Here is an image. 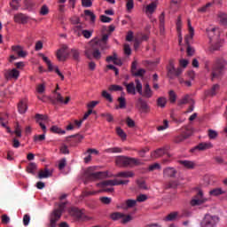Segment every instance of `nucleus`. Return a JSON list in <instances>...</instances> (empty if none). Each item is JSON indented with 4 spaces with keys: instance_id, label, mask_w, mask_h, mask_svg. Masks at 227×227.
<instances>
[{
    "instance_id": "33",
    "label": "nucleus",
    "mask_w": 227,
    "mask_h": 227,
    "mask_svg": "<svg viewBox=\"0 0 227 227\" xmlns=\"http://www.w3.org/2000/svg\"><path fill=\"white\" fill-rule=\"evenodd\" d=\"M122 217H125V214L120 212H114L110 215L112 221H120Z\"/></svg>"
},
{
    "instance_id": "52",
    "label": "nucleus",
    "mask_w": 227,
    "mask_h": 227,
    "mask_svg": "<svg viewBox=\"0 0 227 227\" xmlns=\"http://www.w3.org/2000/svg\"><path fill=\"white\" fill-rule=\"evenodd\" d=\"M101 117L106 118V121H108V123L114 121V117L111 114H101Z\"/></svg>"
},
{
    "instance_id": "22",
    "label": "nucleus",
    "mask_w": 227,
    "mask_h": 227,
    "mask_svg": "<svg viewBox=\"0 0 227 227\" xmlns=\"http://www.w3.org/2000/svg\"><path fill=\"white\" fill-rule=\"evenodd\" d=\"M168 155V157H171V154L166 153V149L164 148H160L154 151V153L152 154L154 159H159V157H162V155Z\"/></svg>"
},
{
    "instance_id": "9",
    "label": "nucleus",
    "mask_w": 227,
    "mask_h": 227,
    "mask_svg": "<svg viewBox=\"0 0 227 227\" xmlns=\"http://www.w3.org/2000/svg\"><path fill=\"white\" fill-rule=\"evenodd\" d=\"M13 20L16 24H27L29 22V16L22 12L14 14Z\"/></svg>"
},
{
    "instance_id": "12",
    "label": "nucleus",
    "mask_w": 227,
    "mask_h": 227,
    "mask_svg": "<svg viewBox=\"0 0 227 227\" xmlns=\"http://www.w3.org/2000/svg\"><path fill=\"white\" fill-rule=\"evenodd\" d=\"M210 148H214V145H212V143H200L194 148L191 149V152L193 153L195 150H199V152H205V150H210Z\"/></svg>"
},
{
    "instance_id": "46",
    "label": "nucleus",
    "mask_w": 227,
    "mask_h": 227,
    "mask_svg": "<svg viewBox=\"0 0 227 227\" xmlns=\"http://www.w3.org/2000/svg\"><path fill=\"white\" fill-rule=\"evenodd\" d=\"M125 203H126L127 208H132V207H136L137 200L129 199L125 201Z\"/></svg>"
},
{
    "instance_id": "62",
    "label": "nucleus",
    "mask_w": 227,
    "mask_h": 227,
    "mask_svg": "<svg viewBox=\"0 0 227 227\" xmlns=\"http://www.w3.org/2000/svg\"><path fill=\"white\" fill-rule=\"evenodd\" d=\"M176 29L177 33H182V16L177 17Z\"/></svg>"
},
{
    "instance_id": "17",
    "label": "nucleus",
    "mask_w": 227,
    "mask_h": 227,
    "mask_svg": "<svg viewBox=\"0 0 227 227\" xmlns=\"http://www.w3.org/2000/svg\"><path fill=\"white\" fill-rule=\"evenodd\" d=\"M50 176H52V170H50L49 168H44L43 170H40L38 173L37 177L42 180L43 178H49Z\"/></svg>"
},
{
    "instance_id": "39",
    "label": "nucleus",
    "mask_w": 227,
    "mask_h": 227,
    "mask_svg": "<svg viewBox=\"0 0 227 227\" xmlns=\"http://www.w3.org/2000/svg\"><path fill=\"white\" fill-rule=\"evenodd\" d=\"M14 133L17 137H22V127H20V124H19V122H16V125L14 127Z\"/></svg>"
},
{
    "instance_id": "38",
    "label": "nucleus",
    "mask_w": 227,
    "mask_h": 227,
    "mask_svg": "<svg viewBox=\"0 0 227 227\" xmlns=\"http://www.w3.org/2000/svg\"><path fill=\"white\" fill-rule=\"evenodd\" d=\"M145 10H146V12L148 13H153V12L157 10V4L155 2L151 3L146 6Z\"/></svg>"
},
{
    "instance_id": "35",
    "label": "nucleus",
    "mask_w": 227,
    "mask_h": 227,
    "mask_svg": "<svg viewBox=\"0 0 227 227\" xmlns=\"http://www.w3.org/2000/svg\"><path fill=\"white\" fill-rule=\"evenodd\" d=\"M117 102H119V108L120 109H126L127 107V99H125V97L121 96L118 98Z\"/></svg>"
},
{
    "instance_id": "59",
    "label": "nucleus",
    "mask_w": 227,
    "mask_h": 227,
    "mask_svg": "<svg viewBox=\"0 0 227 227\" xmlns=\"http://www.w3.org/2000/svg\"><path fill=\"white\" fill-rule=\"evenodd\" d=\"M59 150L60 153H63L64 155H68V153H70V150H68V146H67V145H62Z\"/></svg>"
},
{
    "instance_id": "45",
    "label": "nucleus",
    "mask_w": 227,
    "mask_h": 227,
    "mask_svg": "<svg viewBox=\"0 0 227 227\" xmlns=\"http://www.w3.org/2000/svg\"><path fill=\"white\" fill-rule=\"evenodd\" d=\"M136 82V90L139 95H143V84L139 79L135 80Z\"/></svg>"
},
{
    "instance_id": "24",
    "label": "nucleus",
    "mask_w": 227,
    "mask_h": 227,
    "mask_svg": "<svg viewBox=\"0 0 227 227\" xmlns=\"http://www.w3.org/2000/svg\"><path fill=\"white\" fill-rule=\"evenodd\" d=\"M70 139H73V141H75L76 143H81L84 137L82 135H72L69 137H66L67 143H70Z\"/></svg>"
},
{
    "instance_id": "55",
    "label": "nucleus",
    "mask_w": 227,
    "mask_h": 227,
    "mask_svg": "<svg viewBox=\"0 0 227 227\" xmlns=\"http://www.w3.org/2000/svg\"><path fill=\"white\" fill-rule=\"evenodd\" d=\"M39 13L43 16L49 15V7L46 4H43L40 9Z\"/></svg>"
},
{
    "instance_id": "8",
    "label": "nucleus",
    "mask_w": 227,
    "mask_h": 227,
    "mask_svg": "<svg viewBox=\"0 0 227 227\" xmlns=\"http://www.w3.org/2000/svg\"><path fill=\"white\" fill-rule=\"evenodd\" d=\"M20 75V71L17 70V68L5 69L4 71V77L5 81H12V79H14V81H17Z\"/></svg>"
},
{
    "instance_id": "64",
    "label": "nucleus",
    "mask_w": 227,
    "mask_h": 227,
    "mask_svg": "<svg viewBox=\"0 0 227 227\" xmlns=\"http://www.w3.org/2000/svg\"><path fill=\"white\" fill-rule=\"evenodd\" d=\"M34 141H45V133L34 136Z\"/></svg>"
},
{
    "instance_id": "5",
    "label": "nucleus",
    "mask_w": 227,
    "mask_h": 227,
    "mask_svg": "<svg viewBox=\"0 0 227 227\" xmlns=\"http://www.w3.org/2000/svg\"><path fill=\"white\" fill-rule=\"evenodd\" d=\"M219 216L207 214L200 222V227H215L219 223Z\"/></svg>"
},
{
    "instance_id": "27",
    "label": "nucleus",
    "mask_w": 227,
    "mask_h": 227,
    "mask_svg": "<svg viewBox=\"0 0 227 227\" xmlns=\"http://www.w3.org/2000/svg\"><path fill=\"white\" fill-rule=\"evenodd\" d=\"M192 99L191 96L185 95L182 99H180L177 103L178 106H184L185 104H192Z\"/></svg>"
},
{
    "instance_id": "21",
    "label": "nucleus",
    "mask_w": 227,
    "mask_h": 227,
    "mask_svg": "<svg viewBox=\"0 0 227 227\" xmlns=\"http://www.w3.org/2000/svg\"><path fill=\"white\" fill-rule=\"evenodd\" d=\"M18 111L20 114H25L27 111V102L26 100H21L18 104Z\"/></svg>"
},
{
    "instance_id": "51",
    "label": "nucleus",
    "mask_w": 227,
    "mask_h": 227,
    "mask_svg": "<svg viewBox=\"0 0 227 227\" xmlns=\"http://www.w3.org/2000/svg\"><path fill=\"white\" fill-rule=\"evenodd\" d=\"M168 95L170 104H175L176 102V93H175V90H169Z\"/></svg>"
},
{
    "instance_id": "11",
    "label": "nucleus",
    "mask_w": 227,
    "mask_h": 227,
    "mask_svg": "<svg viewBox=\"0 0 227 227\" xmlns=\"http://www.w3.org/2000/svg\"><path fill=\"white\" fill-rule=\"evenodd\" d=\"M192 130L187 129L186 132L184 135H179L174 138V143L179 144V143H184L185 139H189L191 136H192Z\"/></svg>"
},
{
    "instance_id": "20",
    "label": "nucleus",
    "mask_w": 227,
    "mask_h": 227,
    "mask_svg": "<svg viewBox=\"0 0 227 227\" xmlns=\"http://www.w3.org/2000/svg\"><path fill=\"white\" fill-rule=\"evenodd\" d=\"M39 56L40 58H43V60L44 61V63H46L48 67V71L52 72L54 70V66L52 65L51 59H49V58L46 57L43 53H39Z\"/></svg>"
},
{
    "instance_id": "26",
    "label": "nucleus",
    "mask_w": 227,
    "mask_h": 227,
    "mask_svg": "<svg viewBox=\"0 0 227 227\" xmlns=\"http://www.w3.org/2000/svg\"><path fill=\"white\" fill-rule=\"evenodd\" d=\"M153 93L152 92V89L150 88V84L146 83L145 86L144 93L142 92V97L145 98H152Z\"/></svg>"
},
{
    "instance_id": "4",
    "label": "nucleus",
    "mask_w": 227,
    "mask_h": 227,
    "mask_svg": "<svg viewBox=\"0 0 227 227\" xmlns=\"http://www.w3.org/2000/svg\"><path fill=\"white\" fill-rule=\"evenodd\" d=\"M86 178L95 182L96 180H103V178H107V171L102 172H93V167H90L85 172Z\"/></svg>"
},
{
    "instance_id": "14",
    "label": "nucleus",
    "mask_w": 227,
    "mask_h": 227,
    "mask_svg": "<svg viewBox=\"0 0 227 227\" xmlns=\"http://www.w3.org/2000/svg\"><path fill=\"white\" fill-rule=\"evenodd\" d=\"M135 174L131 170L121 171L114 175V178H134Z\"/></svg>"
},
{
    "instance_id": "30",
    "label": "nucleus",
    "mask_w": 227,
    "mask_h": 227,
    "mask_svg": "<svg viewBox=\"0 0 227 227\" xmlns=\"http://www.w3.org/2000/svg\"><path fill=\"white\" fill-rule=\"evenodd\" d=\"M178 185H180V182L169 181L165 184V189H178Z\"/></svg>"
},
{
    "instance_id": "31",
    "label": "nucleus",
    "mask_w": 227,
    "mask_h": 227,
    "mask_svg": "<svg viewBox=\"0 0 227 227\" xmlns=\"http://www.w3.org/2000/svg\"><path fill=\"white\" fill-rule=\"evenodd\" d=\"M176 219H178V212L174 211L169 213L167 216H165L164 221H176Z\"/></svg>"
},
{
    "instance_id": "3",
    "label": "nucleus",
    "mask_w": 227,
    "mask_h": 227,
    "mask_svg": "<svg viewBox=\"0 0 227 227\" xmlns=\"http://www.w3.org/2000/svg\"><path fill=\"white\" fill-rule=\"evenodd\" d=\"M65 207H67L66 202L59 203L58 205V208L54 209L50 216V227L58 226V221L61 219V215H63V212L65 211Z\"/></svg>"
},
{
    "instance_id": "1",
    "label": "nucleus",
    "mask_w": 227,
    "mask_h": 227,
    "mask_svg": "<svg viewBox=\"0 0 227 227\" xmlns=\"http://www.w3.org/2000/svg\"><path fill=\"white\" fill-rule=\"evenodd\" d=\"M226 67H227V60L223 57H218L215 59V66L212 69V78L211 81H214L215 79H219L222 75L224 74V72H226Z\"/></svg>"
},
{
    "instance_id": "54",
    "label": "nucleus",
    "mask_w": 227,
    "mask_h": 227,
    "mask_svg": "<svg viewBox=\"0 0 227 227\" xmlns=\"http://www.w3.org/2000/svg\"><path fill=\"white\" fill-rule=\"evenodd\" d=\"M169 128V122L168 121V120H164L163 121V125L162 126H158L157 127V130L159 132H160V130H166V129Z\"/></svg>"
},
{
    "instance_id": "41",
    "label": "nucleus",
    "mask_w": 227,
    "mask_h": 227,
    "mask_svg": "<svg viewBox=\"0 0 227 227\" xmlns=\"http://www.w3.org/2000/svg\"><path fill=\"white\" fill-rule=\"evenodd\" d=\"M166 104H167L166 98L160 97L157 99L158 107H161V109H164V107H166Z\"/></svg>"
},
{
    "instance_id": "34",
    "label": "nucleus",
    "mask_w": 227,
    "mask_h": 227,
    "mask_svg": "<svg viewBox=\"0 0 227 227\" xmlns=\"http://www.w3.org/2000/svg\"><path fill=\"white\" fill-rule=\"evenodd\" d=\"M84 15H86V17H90V22L92 24H95V20H97V16L95 15V13H93V12H91L90 10H85Z\"/></svg>"
},
{
    "instance_id": "53",
    "label": "nucleus",
    "mask_w": 227,
    "mask_h": 227,
    "mask_svg": "<svg viewBox=\"0 0 227 227\" xmlns=\"http://www.w3.org/2000/svg\"><path fill=\"white\" fill-rule=\"evenodd\" d=\"M219 19H220V24H223V26H226L227 24V15L225 13L221 12L218 15Z\"/></svg>"
},
{
    "instance_id": "36",
    "label": "nucleus",
    "mask_w": 227,
    "mask_h": 227,
    "mask_svg": "<svg viewBox=\"0 0 227 227\" xmlns=\"http://www.w3.org/2000/svg\"><path fill=\"white\" fill-rule=\"evenodd\" d=\"M187 22L189 35H187L186 36H188L190 40H192L194 38V27H192V25L191 24V20H188Z\"/></svg>"
},
{
    "instance_id": "42",
    "label": "nucleus",
    "mask_w": 227,
    "mask_h": 227,
    "mask_svg": "<svg viewBox=\"0 0 227 227\" xmlns=\"http://www.w3.org/2000/svg\"><path fill=\"white\" fill-rule=\"evenodd\" d=\"M99 192L98 191H92V192H88V191H83L82 192V198H88L90 196H95L96 194H98Z\"/></svg>"
},
{
    "instance_id": "29",
    "label": "nucleus",
    "mask_w": 227,
    "mask_h": 227,
    "mask_svg": "<svg viewBox=\"0 0 227 227\" xmlns=\"http://www.w3.org/2000/svg\"><path fill=\"white\" fill-rule=\"evenodd\" d=\"M137 105L140 106V109H142V111L146 112L150 110V106H148L146 101L143 100V98H138Z\"/></svg>"
},
{
    "instance_id": "37",
    "label": "nucleus",
    "mask_w": 227,
    "mask_h": 227,
    "mask_svg": "<svg viewBox=\"0 0 227 227\" xmlns=\"http://www.w3.org/2000/svg\"><path fill=\"white\" fill-rule=\"evenodd\" d=\"M224 191L222 188H215L209 192L210 196H221V194H224Z\"/></svg>"
},
{
    "instance_id": "50",
    "label": "nucleus",
    "mask_w": 227,
    "mask_h": 227,
    "mask_svg": "<svg viewBox=\"0 0 227 227\" xmlns=\"http://www.w3.org/2000/svg\"><path fill=\"white\" fill-rule=\"evenodd\" d=\"M92 56L94 59H100L102 58V53L100 52V50L98 48H95Z\"/></svg>"
},
{
    "instance_id": "47",
    "label": "nucleus",
    "mask_w": 227,
    "mask_h": 227,
    "mask_svg": "<svg viewBox=\"0 0 227 227\" xmlns=\"http://www.w3.org/2000/svg\"><path fill=\"white\" fill-rule=\"evenodd\" d=\"M207 136L209 139H216L217 136H219V133L214 129H208L207 130Z\"/></svg>"
},
{
    "instance_id": "49",
    "label": "nucleus",
    "mask_w": 227,
    "mask_h": 227,
    "mask_svg": "<svg viewBox=\"0 0 227 227\" xmlns=\"http://www.w3.org/2000/svg\"><path fill=\"white\" fill-rule=\"evenodd\" d=\"M101 96L103 98H106V100H108L110 103H113V96L107 92V90H103L101 93Z\"/></svg>"
},
{
    "instance_id": "23",
    "label": "nucleus",
    "mask_w": 227,
    "mask_h": 227,
    "mask_svg": "<svg viewBox=\"0 0 227 227\" xmlns=\"http://www.w3.org/2000/svg\"><path fill=\"white\" fill-rule=\"evenodd\" d=\"M124 86L126 87L127 93L129 95H136V85L134 82H124Z\"/></svg>"
},
{
    "instance_id": "16",
    "label": "nucleus",
    "mask_w": 227,
    "mask_h": 227,
    "mask_svg": "<svg viewBox=\"0 0 227 227\" xmlns=\"http://www.w3.org/2000/svg\"><path fill=\"white\" fill-rule=\"evenodd\" d=\"M219 90H221V86L219 84H214L210 90H207V97H215L217 93H219Z\"/></svg>"
},
{
    "instance_id": "44",
    "label": "nucleus",
    "mask_w": 227,
    "mask_h": 227,
    "mask_svg": "<svg viewBox=\"0 0 227 227\" xmlns=\"http://www.w3.org/2000/svg\"><path fill=\"white\" fill-rule=\"evenodd\" d=\"M51 132H52L53 134H66L67 131L61 129L58 126H52L50 129Z\"/></svg>"
},
{
    "instance_id": "60",
    "label": "nucleus",
    "mask_w": 227,
    "mask_h": 227,
    "mask_svg": "<svg viewBox=\"0 0 227 227\" xmlns=\"http://www.w3.org/2000/svg\"><path fill=\"white\" fill-rule=\"evenodd\" d=\"M121 219L122 220L121 221V223L122 224H127V223H130V221H132V215H124V216Z\"/></svg>"
},
{
    "instance_id": "32",
    "label": "nucleus",
    "mask_w": 227,
    "mask_h": 227,
    "mask_svg": "<svg viewBox=\"0 0 227 227\" xmlns=\"http://www.w3.org/2000/svg\"><path fill=\"white\" fill-rule=\"evenodd\" d=\"M37 169L36 163L31 162L27 167V172L30 173V175H35Z\"/></svg>"
},
{
    "instance_id": "56",
    "label": "nucleus",
    "mask_w": 227,
    "mask_h": 227,
    "mask_svg": "<svg viewBox=\"0 0 227 227\" xmlns=\"http://www.w3.org/2000/svg\"><path fill=\"white\" fill-rule=\"evenodd\" d=\"M126 123L129 129H134V127H136V121L130 117L126 118Z\"/></svg>"
},
{
    "instance_id": "58",
    "label": "nucleus",
    "mask_w": 227,
    "mask_h": 227,
    "mask_svg": "<svg viewBox=\"0 0 227 227\" xmlns=\"http://www.w3.org/2000/svg\"><path fill=\"white\" fill-rule=\"evenodd\" d=\"M126 1H127L126 8L128 12H131L132 10H134V0H126Z\"/></svg>"
},
{
    "instance_id": "25",
    "label": "nucleus",
    "mask_w": 227,
    "mask_h": 227,
    "mask_svg": "<svg viewBox=\"0 0 227 227\" xmlns=\"http://www.w3.org/2000/svg\"><path fill=\"white\" fill-rule=\"evenodd\" d=\"M71 56L76 63H79L81 61V51L77 49H72L71 50Z\"/></svg>"
},
{
    "instance_id": "7",
    "label": "nucleus",
    "mask_w": 227,
    "mask_h": 227,
    "mask_svg": "<svg viewBox=\"0 0 227 227\" xmlns=\"http://www.w3.org/2000/svg\"><path fill=\"white\" fill-rule=\"evenodd\" d=\"M129 180H117V179H110L105 180L101 183L97 184V187H114V185H127L129 184Z\"/></svg>"
},
{
    "instance_id": "40",
    "label": "nucleus",
    "mask_w": 227,
    "mask_h": 227,
    "mask_svg": "<svg viewBox=\"0 0 227 227\" xmlns=\"http://www.w3.org/2000/svg\"><path fill=\"white\" fill-rule=\"evenodd\" d=\"M116 133H117V136H120L122 141H125L127 139V133H125V131H123L121 128L120 127L116 128Z\"/></svg>"
},
{
    "instance_id": "43",
    "label": "nucleus",
    "mask_w": 227,
    "mask_h": 227,
    "mask_svg": "<svg viewBox=\"0 0 227 227\" xmlns=\"http://www.w3.org/2000/svg\"><path fill=\"white\" fill-rule=\"evenodd\" d=\"M109 36H111V33L104 34L102 38L100 40H98V42H96V45H102V43H107V40H109Z\"/></svg>"
},
{
    "instance_id": "19",
    "label": "nucleus",
    "mask_w": 227,
    "mask_h": 227,
    "mask_svg": "<svg viewBox=\"0 0 227 227\" xmlns=\"http://www.w3.org/2000/svg\"><path fill=\"white\" fill-rule=\"evenodd\" d=\"M179 164H181V166H184V168H185L186 169H194V168H196V163H194V161L192 160H179L178 161Z\"/></svg>"
},
{
    "instance_id": "28",
    "label": "nucleus",
    "mask_w": 227,
    "mask_h": 227,
    "mask_svg": "<svg viewBox=\"0 0 227 227\" xmlns=\"http://www.w3.org/2000/svg\"><path fill=\"white\" fill-rule=\"evenodd\" d=\"M223 43H224V41L220 40L215 44H212L210 47V52H215V51H221V47H223Z\"/></svg>"
},
{
    "instance_id": "2",
    "label": "nucleus",
    "mask_w": 227,
    "mask_h": 227,
    "mask_svg": "<svg viewBox=\"0 0 227 227\" xmlns=\"http://www.w3.org/2000/svg\"><path fill=\"white\" fill-rule=\"evenodd\" d=\"M115 164L119 168H134L136 166H143L145 162L137 158L119 156L115 159Z\"/></svg>"
},
{
    "instance_id": "61",
    "label": "nucleus",
    "mask_w": 227,
    "mask_h": 227,
    "mask_svg": "<svg viewBox=\"0 0 227 227\" xmlns=\"http://www.w3.org/2000/svg\"><path fill=\"white\" fill-rule=\"evenodd\" d=\"M145 74H146V70H145V69H138L137 72L133 73V75L135 77H144Z\"/></svg>"
},
{
    "instance_id": "10",
    "label": "nucleus",
    "mask_w": 227,
    "mask_h": 227,
    "mask_svg": "<svg viewBox=\"0 0 227 227\" xmlns=\"http://www.w3.org/2000/svg\"><path fill=\"white\" fill-rule=\"evenodd\" d=\"M206 201L207 200L203 199V191L200 190L194 199L191 200V205L192 207H196L199 205H203V203Z\"/></svg>"
},
{
    "instance_id": "18",
    "label": "nucleus",
    "mask_w": 227,
    "mask_h": 227,
    "mask_svg": "<svg viewBox=\"0 0 227 227\" xmlns=\"http://www.w3.org/2000/svg\"><path fill=\"white\" fill-rule=\"evenodd\" d=\"M69 214L72 217H75V219H81L82 217V210L78 207H71Z\"/></svg>"
},
{
    "instance_id": "63",
    "label": "nucleus",
    "mask_w": 227,
    "mask_h": 227,
    "mask_svg": "<svg viewBox=\"0 0 227 227\" xmlns=\"http://www.w3.org/2000/svg\"><path fill=\"white\" fill-rule=\"evenodd\" d=\"M37 93H45V83H41L36 88Z\"/></svg>"
},
{
    "instance_id": "13",
    "label": "nucleus",
    "mask_w": 227,
    "mask_h": 227,
    "mask_svg": "<svg viewBox=\"0 0 227 227\" xmlns=\"http://www.w3.org/2000/svg\"><path fill=\"white\" fill-rule=\"evenodd\" d=\"M176 169L173 167H168L163 169V176L165 178H175L176 176Z\"/></svg>"
},
{
    "instance_id": "57",
    "label": "nucleus",
    "mask_w": 227,
    "mask_h": 227,
    "mask_svg": "<svg viewBox=\"0 0 227 227\" xmlns=\"http://www.w3.org/2000/svg\"><path fill=\"white\" fill-rule=\"evenodd\" d=\"M109 91H123V87L120 86V85H111L108 88Z\"/></svg>"
},
{
    "instance_id": "48",
    "label": "nucleus",
    "mask_w": 227,
    "mask_h": 227,
    "mask_svg": "<svg viewBox=\"0 0 227 227\" xmlns=\"http://www.w3.org/2000/svg\"><path fill=\"white\" fill-rule=\"evenodd\" d=\"M49 117L47 115L36 114H35V121H47Z\"/></svg>"
},
{
    "instance_id": "6",
    "label": "nucleus",
    "mask_w": 227,
    "mask_h": 227,
    "mask_svg": "<svg viewBox=\"0 0 227 227\" xmlns=\"http://www.w3.org/2000/svg\"><path fill=\"white\" fill-rule=\"evenodd\" d=\"M167 70H168V77H169V79H175V77H180V75H182V72H184L182 67L175 68V60L173 59L169 60Z\"/></svg>"
},
{
    "instance_id": "15",
    "label": "nucleus",
    "mask_w": 227,
    "mask_h": 227,
    "mask_svg": "<svg viewBox=\"0 0 227 227\" xmlns=\"http://www.w3.org/2000/svg\"><path fill=\"white\" fill-rule=\"evenodd\" d=\"M191 40L192 39L189 37V35H185L184 42L187 45L186 52H187V56H190V57H192L194 54V52H196L194 48L191 47Z\"/></svg>"
}]
</instances>
